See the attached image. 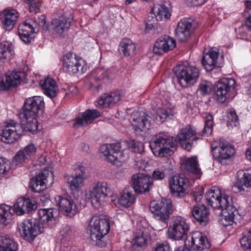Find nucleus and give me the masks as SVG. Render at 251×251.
Wrapping results in <instances>:
<instances>
[{"label":"nucleus","instance_id":"f257e3e1","mask_svg":"<svg viewBox=\"0 0 251 251\" xmlns=\"http://www.w3.org/2000/svg\"><path fill=\"white\" fill-rule=\"evenodd\" d=\"M205 199L220 217L219 221L224 226L231 225L235 220L240 218L238 211L232 205L231 198L226 194H221L216 188L213 187L206 192Z\"/></svg>","mask_w":251,"mask_h":251},{"label":"nucleus","instance_id":"f03ea898","mask_svg":"<svg viewBox=\"0 0 251 251\" xmlns=\"http://www.w3.org/2000/svg\"><path fill=\"white\" fill-rule=\"evenodd\" d=\"M44 106L43 98L40 96H34L29 98L25 102L23 111L20 113V118L23 125V131L33 133L38 129L37 121L36 119L38 111L42 110Z\"/></svg>","mask_w":251,"mask_h":251},{"label":"nucleus","instance_id":"7ed1b4c3","mask_svg":"<svg viewBox=\"0 0 251 251\" xmlns=\"http://www.w3.org/2000/svg\"><path fill=\"white\" fill-rule=\"evenodd\" d=\"M177 142L175 138L165 132L156 134L150 141V147L153 153L161 157L172 154L177 146Z\"/></svg>","mask_w":251,"mask_h":251},{"label":"nucleus","instance_id":"20e7f679","mask_svg":"<svg viewBox=\"0 0 251 251\" xmlns=\"http://www.w3.org/2000/svg\"><path fill=\"white\" fill-rule=\"evenodd\" d=\"M110 230L109 220L103 216H93L90 221L89 232L90 238L98 246L103 247L106 245L104 236Z\"/></svg>","mask_w":251,"mask_h":251},{"label":"nucleus","instance_id":"39448f33","mask_svg":"<svg viewBox=\"0 0 251 251\" xmlns=\"http://www.w3.org/2000/svg\"><path fill=\"white\" fill-rule=\"evenodd\" d=\"M150 209L153 217L160 222L163 227L167 226L168 221L173 211L172 203L170 200L152 201L150 203Z\"/></svg>","mask_w":251,"mask_h":251},{"label":"nucleus","instance_id":"423d86ee","mask_svg":"<svg viewBox=\"0 0 251 251\" xmlns=\"http://www.w3.org/2000/svg\"><path fill=\"white\" fill-rule=\"evenodd\" d=\"M100 151L108 162L117 166H121L128 158L127 155L121 151L119 143L103 145L100 147Z\"/></svg>","mask_w":251,"mask_h":251},{"label":"nucleus","instance_id":"0eeeda50","mask_svg":"<svg viewBox=\"0 0 251 251\" xmlns=\"http://www.w3.org/2000/svg\"><path fill=\"white\" fill-rule=\"evenodd\" d=\"M175 73L179 84L183 88L193 85L199 76L198 69L192 66L179 65L176 68Z\"/></svg>","mask_w":251,"mask_h":251},{"label":"nucleus","instance_id":"6e6552de","mask_svg":"<svg viewBox=\"0 0 251 251\" xmlns=\"http://www.w3.org/2000/svg\"><path fill=\"white\" fill-rule=\"evenodd\" d=\"M109 192L106 182H99L86 193V197L94 207L99 208L104 202Z\"/></svg>","mask_w":251,"mask_h":251},{"label":"nucleus","instance_id":"1a4fd4ad","mask_svg":"<svg viewBox=\"0 0 251 251\" xmlns=\"http://www.w3.org/2000/svg\"><path fill=\"white\" fill-rule=\"evenodd\" d=\"M189 230V225L184 218L179 216H175L168 228V237L175 240H179L187 234Z\"/></svg>","mask_w":251,"mask_h":251},{"label":"nucleus","instance_id":"9d476101","mask_svg":"<svg viewBox=\"0 0 251 251\" xmlns=\"http://www.w3.org/2000/svg\"><path fill=\"white\" fill-rule=\"evenodd\" d=\"M201 136L200 133L197 132L193 126L188 125L179 130L177 137L181 147L190 151L193 142L201 139Z\"/></svg>","mask_w":251,"mask_h":251},{"label":"nucleus","instance_id":"9b49d317","mask_svg":"<svg viewBox=\"0 0 251 251\" xmlns=\"http://www.w3.org/2000/svg\"><path fill=\"white\" fill-rule=\"evenodd\" d=\"M211 148L213 157L223 164H227L235 153L234 147L226 141H220L218 146L212 145Z\"/></svg>","mask_w":251,"mask_h":251},{"label":"nucleus","instance_id":"f8f14e48","mask_svg":"<svg viewBox=\"0 0 251 251\" xmlns=\"http://www.w3.org/2000/svg\"><path fill=\"white\" fill-rule=\"evenodd\" d=\"M63 68L70 74H76L79 72H84L86 66L84 60L81 58L75 53L69 52L63 57Z\"/></svg>","mask_w":251,"mask_h":251},{"label":"nucleus","instance_id":"ddd939ff","mask_svg":"<svg viewBox=\"0 0 251 251\" xmlns=\"http://www.w3.org/2000/svg\"><path fill=\"white\" fill-rule=\"evenodd\" d=\"M19 230L25 240L31 242L42 233V226L37 225L36 220L33 219H25L19 224Z\"/></svg>","mask_w":251,"mask_h":251},{"label":"nucleus","instance_id":"4468645a","mask_svg":"<svg viewBox=\"0 0 251 251\" xmlns=\"http://www.w3.org/2000/svg\"><path fill=\"white\" fill-rule=\"evenodd\" d=\"M53 182V175L51 171L44 168L36 177L32 178L29 187L34 192L40 193L46 189L47 185Z\"/></svg>","mask_w":251,"mask_h":251},{"label":"nucleus","instance_id":"2eb2a0df","mask_svg":"<svg viewBox=\"0 0 251 251\" xmlns=\"http://www.w3.org/2000/svg\"><path fill=\"white\" fill-rule=\"evenodd\" d=\"M22 133V126L14 120H10L2 129L1 140L7 144L13 143L19 139Z\"/></svg>","mask_w":251,"mask_h":251},{"label":"nucleus","instance_id":"dca6fc26","mask_svg":"<svg viewBox=\"0 0 251 251\" xmlns=\"http://www.w3.org/2000/svg\"><path fill=\"white\" fill-rule=\"evenodd\" d=\"M184 245L189 251H201L210 247V244L206 237L199 231L188 237L185 240Z\"/></svg>","mask_w":251,"mask_h":251},{"label":"nucleus","instance_id":"f3484780","mask_svg":"<svg viewBox=\"0 0 251 251\" xmlns=\"http://www.w3.org/2000/svg\"><path fill=\"white\" fill-rule=\"evenodd\" d=\"M235 81L231 78H223L219 80L216 85L217 100L221 103L227 100L228 93L233 90L235 86Z\"/></svg>","mask_w":251,"mask_h":251},{"label":"nucleus","instance_id":"a211bd4d","mask_svg":"<svg viewBox=\"0 0 251 251\" xmlns=\"http://www.w3.org/2000/svg\"><path fill=\"white\" fill-rule=\"evenodd\" d=\"M132 181L134 191L138 194L149 192L153 185L152 178L142 173L133 175Z\"/></svg>","mask_w":251,"mask_h":251},{"label":"nucleus","instance_id":"6ab92c4d","mask_svg":"<svg viewBox=\"0 0 251 251\" xmlns=\"http://www.w3.org/2000/svg\"><path fill=\"white\" fill-rule=\"evenodd\" d=\"M188 179L183 175H176L171 178L169 185L171 192L176 197L184 196L188 187Z\"/></svg>","mask_w":251,"mask_h":251},{"label":"nucleus","instance_id":"aec40b11","mask_svg":"<svg viewBox=\"0 0 251 251\" xmlns=\"http://www.w3.org/2000/svg\"><path fill=\"white\" fill-rule=\"evenodd\" d=\"M131 118L132 125L141 131L150 129L153 123L150 114L142 111H134L131 114Z\"/></svg>","mask_w":251,"mask_h":251},{"label":"nucleus","instance_id":"412c9836","mask_svg":"<svg viewBox=\"0 0 251 251\" xmlns=\"http://www.w3.org/2000/svg\"><path fill=\"white\" fill-rule=\"evenodd\" d=\"M55 200L60 211L66 216L73 217L77 212V207L71 198L57 196Z\"/></svg>","mask_w":251,"mask_h":251},{"label":"nucleus","instance_id":"4be33fe9","mask_svg":"<svg viewBox=\"0 0 251 251\" xmlns=\"http://www.w3.org/2000/svg\"><path fill=\"white\" fill-rule=\"evenodd\" d=\"M14 208L18 215H22L37 209V202L33 199L20 198L14 204Z\"/></svg>","mask_w":251,"mask_h":251},{"label":"nucleus","instance_id":"5701e85b","mask_svg":"<svg viewBox=\"0 0 251 251\" xmlns=\"http://www.w3.org/2000/svg\"><path fill=\"white\" fill-rule=\"evenodd\" d=\"M176 46L175 40L165 35L156 41L153 48V52L156 54H162L165 52L173 50Z\"/></svg>","mask_w":251,"mask_h":251},{"label":"nucleus","instance_id":"b1692460","mask_svg":"<svg viewBox=\"0 0 251 251\" xmlns=\"http://www.w3.org/2000/svg\"><path fill=\"white\" fill-rule=\"evenodd\" d=\"M71 23V19L66 17L53 19L50 25L52 34L60 37H64L70 28Z\"/></svg>","mask_w":251,"mask_h":251},{"label":"nucleus","instance_id":"393cba45","mask_svg":"<svg viewBox=\"0 0 251 251\" xmlns=\"http://www.w3.org/2000/svg\"><path fill=\"white\" fill-rule=\"evenodd\" d=\"M100 115V112L96 109H88L80 114L75 120L73 126L79 127L91 124Z\"/></svg>","mask_w":251,"mask_h":251},{"label":"nucleus","instance_id":"a878e982","mask_svg":"<svg viewBox=\"0 0 251 251\" xmlns=\"http://www.w3.org/2000/svg\"><path fill=\"white\" fill-rule=\"evenodd\" d=\"M24 75L22 72L13 71L10 75H6L5 78L0 77V90H8L18 85Z\"/></svg>","mask_w":251,"mask_h":251},{"label":"nucleus","instance_id":"bb28decb","mask_svg":"<svg viewBox=\"0 0 251 251\" xmlns=\"http://www.w3.org/2000/svg\"><path fill=\"white\" fill-rule=\"evenodd\" d=\"M239 179L232 187V191L234 193H239L244 191V187H251V173L249 170H239L238 172Z\"/></svg>","mask_w":251,"mask_h":251},{"label":"nucleus","instance_id":"cd10ccee","mask_svg":"<svg viewBox=\"0 0 251 251\" xmlns=\"http://www.w3.org/2000/svg\"><path fill=\"white\" fill-rule=\"evenodd\" d=\"M192 28V22L190 20H181L177 24L176 35L180 42H183L190 36Z\"/></svg>","mask_w":251,"mask_h":251},{"label":"nucleus","instance_id":"c85d7f7f","mask_svg":"<svg viewBox=\"0 0 251 251\" xmlns=\"http://www.w3.org/2000/svg\"><path fill=\"white\" fill-rule=\"evenodd\" d=\"M149 239L148 229L145 227H139L134 232V238L132 242H129L132 246L131 251H135L136 247H141L145 246Z\"/></svg>","mask_w":251,"mask_h":251},{"label":"nucleus","instance_id":"c756f323","mask_svg":"<svg viewBox=\"0 0 251 251\" xmlns=\"http://www.w3.org/2000/svg\"><path fill=\"white\" fill-rule=\"evenodd\" d=\"M2 25L6 30H12L16 25L19 14L15 9H6L3 12Z\"/></svg>","mask_w":251,"mask_h":251},{"label":"nucleus","instance_id":"7c9ffc66","mask_svg":"<svg viewBox=\"0 0 251 251\" xmlns=\"http://www.w3.org/2000/svg\"><path fill=\"white\" fill-rule=\"evenodd\" d=\"M209 210L203 204L195 205L193 207V216L201 225H207L209 220Z\"/></svg>","mask_w":251,"mask_h":251},{"label":"nucleus","instance_id":"2f4dec72","mask_svg":"<svg viewBox=\"0 0 251 251\" xmlns=\"http://www.w3.org/2000/svg\"><path fill=\"white\" fill-rule=\"evenodd\" d=\"M34 28L29 21H26L18 26V34L21 39L25 43L28 44L33 40Z\"/></svg>","mask_w":251,"mask_h":251},{"label":"nucleus","instance_id":"473e14b6","mask_svg":"<svg viewBox=\"0 0 251 251\" xmlns=\"http://www.w3.org/2000/svg\"><path fill=\"white\" fill-rule=\"evenodd\" d=\"M180 166L182 170L187 172L196 175L201 174V170L199 167L196 156L184 157L181 160Z\"/></svg>","mask_w":251,"mask_h":251},{"label":"nucleus","instance_id":"72a5a7b5","mask_svg":"<svg viewBox=\"0 0 251 251\" xmlns=\"http://www.w3.org/2000/svg\"><path fill=\"white\" fill-rule=\"evenodd\" d=\"M40 85L43 93L50 98L57 96L59 89L55 81L51 78L48 77L40 81Z\"/></svg>","mask_w":251,"mask_h":251},{"label":"nucleus","instance_id":"f704fd0d","mask_svg":"<svg viewBox=\"0 0 251 251\" xmlns=\"http://www.w3.org/2000/svg\"><path fill=\"white\" fill-rule=\"evenodd\" d=\"M219 55L218 51L215 50H210L205 54H204L201 63L206 71L212 70L217 65V59Z\"/></svg>","mask_w":251,"mask_h":251},{"label":"nucleus","instance_id":"c9c22d12","mask_svg":"<svg viewBox=\"0 0 251 251\" xmlns=\"http://www.w3.org/2000/svg\"><path fill=\"white\" fill-rule=\"evenodd\" d=\"M54 211V209L53 208L40 209L38 211L37 217L33 219V220H36L37 225L42 226V232H43L44 225L53 218Z\"/></svg>","mask_w":251,"mask_h":251},{"label":"nucleus","instance_id":"e433bc0d","mask_svg":"<svg viewBox=\"0 0 251 251\" xmlns=\"http://www.w3.org/2000/svg\"><path fill=\"white\" fill-rule=\"evenodd\" d=\"M14 54V47L11 43L3 41L0 43V61H8L13 58Z\"/></svg>","mask_w":251,"mask_h":251},{"label":"nucleus","instance_id":"4c0bfd02","mask_svg":"<svg viewBox=\"0 0 251 251\" xmlns=\"http://www.w3.org/2000/svg\"><path fill=\"white\" fill-rule=\"evenodd\" d=\"M136 46L132 40L129 38H124L120 42L119 50L121 54L125 56L134 55Z\"/></svg>","mask_w":251,"mask_h":251},{"label":"nucleus","instance_id":"58836bf2","mask_svg":"<svg viewBox=\"0 0 251 251\" xmlns=\"http://www.w3.org/2000/svg\"><path fill=\"white\" fill-rule=\"evenodd\" d=\"M121 100V95L119 92L111 93L108 95L100 97L98 101V104L103 107H107L117 103Z\"/></svg>","mask_w":251,"mask_h":251},{"label":"nucleus","instance_id":"ea45409f","mask_svg":"<svg viewBox=\"0 0 251 251\" xmlns=\"http://www.w3.org/2000/svg\"><path fill=\"white\" fill-rule=\"evenodd\" d=\"M136 198L129 188H125L119 198V202L124 207H129L135 202Z\"/></svg>","mask_w":251,"mask_h":251},{"label":"nucleus","instance_id":"a19ab883","mask_svg":"<svg viewBox=\"0 0 251 251\" xmlns=\"http://www.w3.org/2000/svg\"><path fill=\"white\" fill-rule=\"evenodd\" d=\"M11 207L7 205L0 204V226H6L12 217Z\"/></svg>","mask_w":251,"mask_h":251},{"label":"nucleus","instance_id":"79ce46f5","mask_svg":"<svg viewBox=\"0 0 251 251\" xmlns=\"http://www.w3.org/2000/svg\"><path fill=\"white\" fill-rule=\"evenodd\" d=\"M84 177L82 174H75L68 179V183L70 189L73 191H78L83 185Z\"/></svg>","mask_w":251,"mask_h":251},{"label":"nucleus","instance_id":"37998d69","mask_svg":"<svg viewBox=\"0 0 251 251\" xmlns=\"http://www.w3.org/2000/svg\"><path fill=\"white\" fill-rule=\"evenodd\" d=\"M0 251H17V244L8 236L0 237Z\"/></svg>","mask_w":251,"mask_h":251},{"label":"nucleus","instance_id":"c03bdc74","mask_svg":"<svg viewBox=\"0 0 251 251\" xmlns=\"http://www.w3.org/2000/svg\"><path fill=\"white\" fill-rule=\"evenodd\" d=\"M152 10L156 18L161 21L168 19L171 16L168 8L165 5H156L152 8Z\"/></svg>","mask_w":251,"mask_h":251},{"label":"nucleus","instance_id":"a18cd8bd","mask_svg":"<svg viewBox=\"0 0 251 251\" xmlns=\"http://www.w3.org/2000/svg\"><path fill=\"white\" fill-rule=\"evenodd\" d=\"M175 114V111L174 109L171 108H159L157 110L155 118L158 122L163 123L166 121L171 119Z\"/></svg>","mask_w":251,"mask_h":251},{"label":"nucleus","instance_id":"49530a36","mask_svg":"<svg viewBox=\"0 0 251 251\" xmlns=\"http://www.w3.org/2000/svg\"><path fill=\"white\" fill-rule=\"evenodd\" d=\"M240 243L244 250L251 251V230L243 233V236L240 240Z\"/></svg>","mask_w":251,"mask_h":251},{"label":"nucleus","instance_id":"de8ad7c7","mask_svg":"<svg viewBox=\"0 0 251 251\" xmlns=\"http://www.w3.org/2000/svg\"><path fill=\"white\" fill-rule=\"evenodd\" d=\"M29 160V159L27 158L26 155L20 150L13 157L12 163L15 166H20L27 162Z\"/></svg>","mask_w":251,"mask_h":251},{"label":"nucleus","instance_id":"09e8293b","mask_svg":"<svg viewBox=\"0 0 251 251\" xmlns=\"http://www.w3.org/2000/svg\"><path fill=\"white\" fill-rule=\"evenodd\" d=\"M212 83L209 81H203L199 86L198 92L201 95L205 96L210 94L212 91Z\"/></svg>","mask_w":251,"mask_h":251},{"label":"nucleus","instance_id":"8fccbe9b","mask_svg":"<svg viewBox=\"0 0 251 251\" xmlns=\"http://www.w3.org/2000/svg\"><path fill=\"white\" fill-rule=\"evenodd\" d=\"M213 116L209 114L205 117V126L202 132L207 135H210L212 132Z\"/></svg>","mask_w":251,"mask_h":251},{"label":"nucleus","instance_id":"3c124183","mask_svg":"<svg viewBox=\"0 0 251 251\" xmlns=\"http://www.w3.org/2000/svg\"><path fill=\"white\" fill-rule=\"evenodd\" d=\"M27 158L30 160L35 154L37 148L33 144H30L21 149Z\"/></svg>","mask_w":251,"mask_h":251},{"label":"nucleus","instance_id":"603ef678","mask_svg":"<svg viewBox=\"0 0 251 251\" xmlns=\"http://www.w3.org/2000/svg\"><path fill=\"white\" fill-rule=\"evenodd\" d=\"M24 1L28 5L30 12L35 14L39 11L40 4L38 0H24Z\"/></svg>","mask_w":251,"mask_h":251},{"label":"nucleus","instance_id":"864d4df0","mask_svg":"<svg viewBox=\"0 0 251 251\" xmlns=\"http://www.w3.org/2000/svg\"><path fill=\"white\" fill-rule=\"evenodd\" d=\"M131 151L134 152L141 153L144 151V146L141 142L133 140L129 145Z\"/></svg>","mask_w":251,"mask_h":251},{"label":"nucleus","instance_id":"5fc2aeb1","mask_svg":"<svg viewBox=\"0 0 251 251\" xmlns=\"http://www.w3.org/2000/svg\"><path fill=\"white\" fill-rule=\"evenodd\" d=\"M11 168L10 162L5 158L0 157V174H4Z\"/></svg>","mask_w":251,"mask_h":251},{"label":"nucleus","instance_id":"6e6d98bb","mask_svg":"<svg viewBox=\"0 0 251 251\" xmlns=\"http://www.w3.org/2000/svg\"><path fill=\"white\" fill-rule=\"evenodd\" d=\"M204 193V189L202 187H199L196 188L192 190V199L195 202H199L203 197V194Z\"/></svg>","mask_w":251,"mask_h":251},{"label":"nucleus","instance_id":"4d7b16f0","mask_svg":"<svg viewBox=\"0 0 251 251\" xmlns=\"http://www.w3.org/2000/svg\"><path fill=\"white\" fill-rule=\"evenodd\" d=\"M227 119V121L228 123H237L239 120L234 109H229L228 110Z\"/></svg>","mask_w":251,"mask_h":251},{"label":"nucleus","instance_id":"13d9d810","mask_svg":"<svg viewBox=\"0 0 251 251\" xmlns=\"http://www.w3.org/2000/svg\"><path fill=\"white\" fill-rule=\"evenodd\" d=\"M155 251H172L167 242L159 243L155 248Z\"/></svg>","mask_w":251,"mask_h":251},{"label":"nucleus","instance_id":"bf43d9fd","mask_svg":"<svg viewBox=\"0 0 251 251\" xmlns=\"http://www.w3.org/2000/svg\"><path fill=\"white\" fill-rule=\"evenodd\" d=\"M152 176L155 180H162L165 177V174L159 170H155L152 173Z\"/></svg>","mask_w":251,"mask_h":251},{"label":"nucleus","instance_id":"052dcab7","mask_svg":"<svg viewBox=\"0 0 251 251\" xmlns=\"http://www.w3.org/2000/svg\"><path fill=\"white\" fill-rule=\"evenodd\" d=\"M206 0H187L188 4L192 6H198L203 4Z\"/></svg>","mask_w":251,"mask_h":251},{"label":"nucleus","instance_id":"680f3d73","mask_svg":"<svg viewBox=\"0 0 251 251\" xmlns=\"http://www.w3.org/2000/svg\"><path fill=\"white\" fill-rule=\"evenodd\" d=\"M62 235L65 237L71 236L73 230L70 226H66L62 231Z\"/></svg>","mask_w":251,"mask_h":251},{"label":"nucleus","instance_id":"e2e57ef3","mask_svg":"<svg viewBox=\"0 0 251 251\" xmlns=\"http://www.w3.org/2000/svg\"><path fill=\"white\" fill-rule=\"evenodd\" d=\"M246 24L248 28L251 29V14L247 19L246 21Z\"/></svg>","mask_w":251,"mask_h":251},{"label":"nucleus","instance_id":"0e129e2a","mask_svg":"<svg viewBox=\"0 0 251 251\" xmlns=\"http://www.w3.org/2000/svg\"><path fill=\"white\" fill-rule=\"evenodd\" d=\"M246 155L249 160H251V148L247 150Z\"/></svg>","mask_w":251,"mask_h":251},{"label":"nucleus","instance_id":"69168bd1","mask_svg":"<svg viewBox=\"0 0 251 251\" xmlns=\"http://www.w3.org/2000/svg\"><path fill=\"white\" fill-rule=\"evenodd\" d=\"M80 146L81 147L82 150L83 151H87V150L88 149V146L87 144H86L85 143H81Z\"/></svg>","mask_w":251,"mask_h":251},{"label":"nucleus","instance_id":"338daca9","mask_svg":"<svg viewBox=\"0 0 251 251\" xmlns=\"http://www.w3.org/2000/svg\"><path fill=\"white\" fill-rule=\"evenodd\" d=\"M152 27H153V25L152 24H150L149 23L146 24V29H151Z\"/></svg>","mask_w":251,"mask_h":251},{"label":"nucleus","instance_id":"774afa93","mask_svg":"<svg viewBox=\"0 0 251 251\" xmlns=\"http://www.w3.org/2000/svg\"><path fill=\"white\" fill-rule=\"evenodd\" d=\"M246 5L248 8L251 9V1H247Z\"/></svg>","mask_w":251,"mask_h":251}]
</instances>
